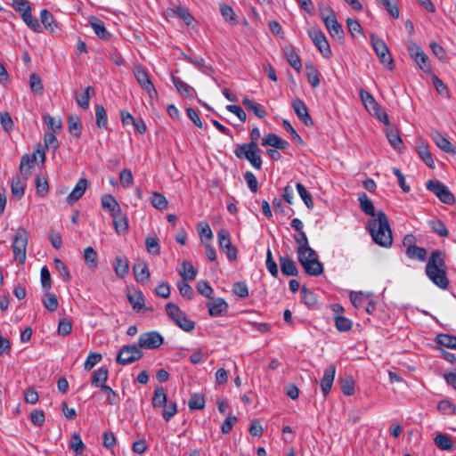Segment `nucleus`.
<instances>
[{
    "instance_id": "obj_40",
    "label": "nucleus",
    "mask_w": 456,
    "mask_h": 456,
    "mask_svg": "<svg viewBox=\"0 0 456 456\" xmlns=\"http://www.w3.org/2000/svg\"><path fill=\"white\" fill-rule=\"evenodd\" d=\"M179 273L183 280L193 281L196 278L198 271L190 262L183 261L182 264V269L179 270Z\"/></svg>"
},
{
    "instance_id": "obj_4",
    "label": "nucleus",
    "mask_w": 456,
    "mask_h": 456,
    "mask_svg": "<svg viewBox=\"0 0 456 456\" xmlns=\"http://www.w3.org/2000/svg\"><path fill=\"white\" fill-rule=\"evenodd\" d=\"M298 262L310 276H319L323 273V265L318 259L317 252L311 248L307 253L297 256Z\"/></svg>"
},
{
    "instance_id": "obj_64",
    "label": "nucleus",
    "mask_w": 456,
    "mask_h": 456,
    "mask_svg": "<svg viewBox=\"0 0 456 456\" xmlns=\"http://www.w3.org/2000/svg\"><path fill=\"white\" fill-rule=\"evenodd\" d=\"M437 409L444 414L456 415V405L450 401L442 400L438 403Z\"/></svg>"
},
{
    "instance_id": "obj_42",
    "label": "nucleus",
    "mask_w": 456,
    "mask_h": 456,
    "mask_svg": "<svg viewBox=\"0 0 456 456\" xmlns=\"http://www.w3.org/2000/svg\"><path fill=\"white\" fill-rule=\"evenodd\" d=\"M151 203L156 209L159 210H165L168 206L167 198L159 192H152L151 196Z\"/></svg>"
},
{
    "instance_id": "obj_27",
    "label": "nucleus",
    "mask_w": 456,
    "mask_h": 456,
    "mask_svg": "<svg viewBox=\"0 0 456 456\" xmlns=\"http://www.w3.org/2000/svg\"><path fill=\"white\" fill-rule=\"evenodd\" d=\"M242 104L259 118H264L267 115L265 109L261 104L248 99V97H245L242 100Z\"/></svg>"
},
{
    "instance_id": "obj_17",
    "label": "nucleus",
    "mask_w": 456,
    "mask_h": 456,
    "mask_svg": "<svg viewBox=\"0 0 456 456\" xmlns=\"http://www.w3.org/2000/svg\"><path fill=\"white\" fill-rule=\"evenodd\" d=\"M336 373V367L334 364L329 365L324 371V375L321 379V388L324 396H327L330 392Z\"/></svg>"
},
{
    "instance_id": "obj_45",
    "label": "nucleus",
    "mask_w": 456,
    "mask_h": 456,
    "mask_svg": "<svg viewBox=\"0 0 456 456\" xmlns=\"http://www.w3.org/2000/svg\"><path fill=\"white\" fill-rule=\"evenodd\" d=\"M220 12L225 21L229 22L232 25H235L237 23V16L233 11V9L227 4H220Z\"/></svg>"
},
{
    "instance_id": "obj_34",
    "label": "nucleus",
    "mask_w": 456,
    "mask_h": 456,
    "mask_svg": "<svg viewBox=\"0 0 456 456\" xmlns=\"http://www.w3.org/2000/svg\"><path fill=\"white\" fill-rule=\"evenodd\" d=\"M386 135L391 146L394 149L401 151L402 148L403 147V142L398 132L395 129L387 128L386 131Z\"/></svg>"
},
{
    "instance_id": "obj_52",
    "label": "nucleus",
    "mask_w": 456,
    "mask_h": 456,
    "mask_svg": "<svg viewBox=\"0 0 456 456\" xmlns=\"http://www.w3.org/2000/svg\"><path fill=\"white\" fill-rule=\"evenodd\" d=\"M334 322L337 330L340 332H346L352 329V321L342 315H335Z\"/></svg>"
},
{
    "instance_id": "obj_60",
    "label": "nucleus",
    "mask_w": 456,
    "mask_h": 456,
    "mask_svg": "<svg viewBox=\"0 0 456 456\" xmlns=\"http://www.w3.org/2000/svg\"><path fill=\"white\" fill-rule=\"evenodd\" d=\"M177 288L179 289V292L183 297H184L187 300H191L194 297V291L193 289L190 284L187 282L182 281L177 282Z\"/></svg>"
},
{
    "instance_id": "obj_37",
    "label": "nucleus",
    "mask_w": 456,
    "mask_h": 456,
    "mask_svg": "<svg viewBox=\"0 0 456 456\" xmlns=\"http://www.w3.org/2000/svg\"><path fill=\"white\" fill-rule=\"evenodd\" d=\"M69 132L71 135L78 138L82 133V124L77 116H69L68 118Z\"/></svg>"
},
{
    "instance_id": "obj_3",
    "label": "nucleus",
    "mask_w": 456,
    "mask_h": 456,
    "mask_svg": "<svg viewBox=\"0 0 456 456\" xmlns=\"http://www.w3.org/2000/svg\"><path fill=\"white\" fill-rule=\"evenodd\" d=\"M234 154L240 159H247L255 169L262 168L261 150L257 143L237 144Z\"/></svg>"
},
{
    "instance_id": "obj_30",
    "label": "nucleus",
    "mask_w": 456,
    "mask_h": 456,
    "mask_svg": "<svg viewBox=\"0 0 456 456\" xmlns=\"http://www.w3.org/2000/svg\"><path fill=\"white\" fill-rule=\"evenodd\" d=\"M405 255L410 259H415L419 262H424L427 260L428 251L426 248L418 247L416 245L405 250Z\"/></svg>"
},
{
    "instance_id": "obj_36",
    "label": "nucleus",
    "mask_w": 456,
    "mask_h": 456,
    "mask_svg": "<svg viewBox=\"0 0 456 456\" xmlns=\"http://www.w3.org/2000/svg\"><path fill=\"white\" fill-rule=\"evenodd\" d=\"M127 299L134 310L140 311L144 306V297L139 290L128 293Z\"/></svg>"
},
{
    "instance_id": "obj_7",
    "label": "nucleus",
    "mask_w": 456,
    "mask_h": 456,
    "mask_svg": "<svg viewBox=\"0 0 456 456\" xmlns=\"http://www.w3.org/2000/svg\"><path fill=\"white\" fill-rule=\"evenodd\" d=\"M142 356L143 353L137 345H126L119 349L116 362L120 365H127L140 360Z\"/></svg>"
},
{
    "instance_id": "obj_31",
    "label": "nucleus",
    "mask_w": 456,
    "mask_h": 456,
    "mask_svg": "<svg viewBox=\"0 0 456 456\" xmlns=\"http://www.w3.org/2000/svg\"><path fill=\"white\" fill-rule=\"evenodd\" d=\"M294 240L296 243L298 244L297 248V256L302 255L303 253H307V250L312 248L309 246L308 239L305 232H297L294 235Z\"/></svg>"
},
{
    "instance_id": "obj_48",
    "label": "nucleus",
    "mask_w": 456,
    "mask_h": 456,
    "mask_svg": "<svg viewBox=\"0 0 456 456\" xmlns=\"http://www.w3.org/2000/svg\"><path fill=\"white\" fill-rule=\"evenodd\" d=\"M95 118H96V126L99 128H106L108 118L104 107L100 104L95 105Z\"/></svg>"
},
{
    "instance_id": "obj_62",
    "label": "nucleus",
    "mask_w": 456,
    "mask_h": 456,
    "mask_svg": "<svg viewBox=\"0 0 456 456\" xmlns=\"http://www.w3.org/2000/svg\"><path fill=\"white\" fill-rule=\"evenodd\" d=\"M147 251L151 255H159L160 253V246L157 237H148L145 240Z\"/></svg>"
},
{
    "instance_id": "obj_35",
    "label": "nucleus",
    "mask_w": 456,
    "mask_h": 456,
    "mask_svg": "<svg viewBox=\"0 0 456 456\" xmlns=\"http://www.w3.org/2000/svg\"><path fill=\"white\" fill-rule=\"evenodd\" d=\"M167 403V396L162 387H157L152 397V406L154 408L164 407Z\"/></svg>"
},
{
    "instance_id": "obj_1",
    "label": "nucleus",
    "mask_w": 456,
    "mask_h": 456,
    "mask_svg": "<svg viewBox=\"0 0 456 456\" xmlns=\"http://www.w3.org/2000/svg\"><path fill=\"white\" fill-rule=\"evenodd\" d=\"M425 273L427 277L438 288L446 289L449 287L445 253L440 249L431 252L427 262Z\"/></svg>"
},
{
    "instance_id": "obj_49",
    "label": "nucleus",
    "mask_w": 456,
    "mask_h": 456,
    "mask_svg": "<svg viewBox=\"0 0 456 456\" xmlns=\"http://www.w3.org/2000/svg\"><path fill=\"white\" fill-rule=\"evenodd\" d=\"M296 188L300 198L302 199L307 208L312 209L314 208V201L311 193L300 183H297L296 184Z\"/></svg>"
},
{
    "instance_id": "obj_25",
    "label": "nucleus",
    "mask_w": 456,
    "mask_h": 456,
    "mask_svg": "<svg viewBox=\"0 0 456 456\" xmlns=\"http://www.w3.org/2000/svg\"><path fill=\"white\" fill-rule=\"evenodd\" d=\"M90 24L98 37L103 40H109L111 37L110 33L107 31L102 20L96 17H93Z\"/></svg>"
},
{
    "instance_id": "obj_15",
    "label": "nucleus",
    "mask_w": 456,
    "mask_h": 456,
    "mask_svg": "<svg viewBox=\"0 0 456 456\" xmlns=\"http://www.w3.org/2000/svg\"><path fill=\"white\" fill-rule=\"evenodd\" d=\"M292 107L297 118L306 126H314V120L308 113L305 103L301 99H296L292 102Z\"/></svg>"
},
{
    "instance_id": "obj_33",
    "label": "nucleus",
    "mask_w": 456,
    "mask_h": 456,
    "mask_svg": "<svg viewBox=\"0 0 456 456\" xmlns=\"http://www.w3.org/2000/svg\"><path fill=\"white\" fill-rule=\"evenodd\" d=\"M434 141L438 148L447 153L456 154V146H453L451 142L440 134L434 137Z\"/></svg>"
},
{
    "instance_id": "obj_61",
    "label": "nucleus",
    "mask_w": 456,
    "mask_h": 456,
    "mask_svg": "<svg viewBox=\"0 0 456 456\" xmlns=\"http://www.w3.org/2000/svg\"><path fill=\"white\" fill-rule=\"evenodd\" d=\"M359 94L362 102L368 110L372 107H375L376 109L378 108V102L369 92L364 89H361Z\"/></svg>"
},
{
    "instance_id": "obj_44",
    "label": "nucleus",
    "mask_w": 456,
    "mask_h": 456,
    "mask_svg": "<svg viewBox=\"0 0 456 456\" xmlns=\"http://www.w3.org/2000/svg\"><path fill=\"white\" fill-rule=\"evenodd\" d=\"M168 317L176 323L177 320L180 321L184 313L174 303H167L165 306Z\"/></svg>"
},
{
    "instance_id": "obj_58",
    "label": "nucleus",
    "mask_w": 456,
    "mask_h": 456,
    "mask_svg": "<svg viewBox=\"0 0 456 456\" xmlns=\"http://www.w3.org/2000/svg\"><path fill=\"white\" fill-rule=\"evenodd\" d=\"M45 147L47 150H52L53 152H55L59 148L58 140L53 132H46L44 136Z\"/></svg>"
},
{
    "instance_id": "obj_28",
    "label": "nucleus",
    "mask_w": 456,
    "mask_h": 456,
    "mask_svg": "<svg viewBox=\"0 0 456 456\" xmlns=\"http://www.w3.org/2000/svg\"><path fill=\"white\" fill-rule=\"evenodd\" d=\"M172 82L182 96L186 98L192 96L194 89L180 77L172 76Z\"/></svg>"
},
{
    "instance_id": "obj_11",
    "label": "nucleus",
    "mask_w": 456,
    "mask_h": 456,
    "mask_svg": "<svg viewBox=\"0 0 456 456\" xmlns=\"http://www.w3.org/2000/svg\"><path fill=\"white\" fill-rule=\"evenodd\" d=\"M134 75L141 88L145 91L151 98L158 96V92L145 69L142 66H136L134 69Z\"/></svg>"
},
{
    "instance_id": "obj_53",
    "label": "nucleus",
    "mask_w": 456,
    "mask_h": 456,
    "mask_svg": "<svg viewBox=\"0 0 456 456\" xmlns=\"http://www.w3.org/2000/svg\"><path fill=\"white\" fill-rule=\"evenodd\" d=\"M12 194L20 200L24 195V184L20 176L16 175L12 179L11 184Z\"/></svg>"
},
{
    "instance_id": "obj_13",
    "label": "nucleus",
    "mask_w": 456,
    "mask_h": 456,
    "mask_svg": "<svg viewBox=\"0 0 456 456\" xmlns=\"http://www.w3.org/2000/svg\"><path fill=\"white\" fill-rule=\"evenodd\" d=\"M163 337L157 331L142 333L138 339V346L146 349H156L163 344Z\"/></svg>"
},
{
    "instance_id": "obj_24",
    "label": "nucleus",
    "mask_w": 456,
    "mask_h": 456,
    "mask_svg": "<svg viewBox=\"0 0 456 456\" xmlns=\"http://www.w3.org/2000/svg\"><path fill=\"white\" fill-rule=\"evenodd\" d=\"M116 275L118 278H125L129 273V262L126 257L117 256L113 264Z\"/></svg>"
},
{
    "instance_id": "obj_12",
    "label": "nucleus",
    "mask_w": 456,
    "mask_h": 456,
    "mask_svg": "<svg viewBox=\"0 0 456 456\" xmlns=\"http://www.w3.org/2000/svg\"><path fill=\"white\" fill-rule=\"evenodd\" d=\"M217 239L220 250L226 254L229 261H236L238 250L231 242L230 232L225 229H221L217 232Z\"/></svg>"
},
{
    "instance_id": "obj_21",
    "label": "nucleus",
    "mask_w": 456,
    "mask_h": 456,
    "mask_svg": "<svg viewBox=\"0 0 456 456\" xmlns=\"http://www.w3.org/2000/svg\"><path fill=\"white\" fill-rule=\"evenodd\" d=\"M261 144L263 146H272L277 150H285L289 146V143L279 137L275 134H268L263 139Z\"/></svg>"
},
{
    "instance_id": "obj_39",
    "label": "nucleus",
    "mask_w": 456,
    "mask_h": 456,
    "mask_svg": "<svg viewBox=\"0 0 456 456\" xmlns=\"http://www.w3.org/2000/svg\"><path fill=\"white\" fill-rule=\"evenodd\" d=\"M434 443L437 448L443 451H450L453 447L452 440L445 435L438 434L434 438Z\"/></svg>"
},
{
    "instance_id": "obj_5",
    "label": "nucleus",
    "mask_w": 456,
    "mask_h": 456,
    "mask_svg": "<svg viewBox=\"0 0 456 456\" xmlns=\"http://www.w3.org/2000/svg\"><path fill=\"white\" fill-rule=\"evenodd\" d=\"M28 232L23 227L17 229L12 239V252L16 261L23 264L26 260V248L28 245Z\"/></svg>"
},
{
    "instance_id": "obj_46",
    "label": "nucleus",
    "mask_w": 456,
    "mask_h": 456,
    "mask_svg": "<svg viewBox=\"0 0 456 456\" xmlns=\"http://www.w3.org/2000/svg\"><path fill=\"white\" fill-rule=\"evenodd\" d=\"M45 307L50 311L54 312L57 310L59 303L56 296L51 292L45 291V297L42 299Z\"/></svg>"
},
{
    "instance_id": "obj_18",
    "label": "nucleus",
    "mask_w": 456,
    "mask_h": 456,
    "mask_svg": "<svg viewBox=\"0 0 456 456\" xmlns=\"http://www.w3.org/2000/svg\"><path fill=\"white\" fill-rule=\"evenodd\" d=\"M208 314L212 317L221 316L228 311V304L224 298H216L213 302L208 303Z\"/></svg>"
},
{
    "instance_id": "obj_47",
    "label": "nucleus",
    "mask_w": 456,
    "mask_h": 456,
    "mask_svg": "<svg viewBox=\"0 0 456 456\" xmlns=\"http://www.w3.org/2000/svg\"><path fill=\"white\" fill-rule=\"evenodd\" d=\"M286 58L290 66L297 72L302 69L301 60L294 49L290 48L285 52Z\"/></svg>"
},
{
    "instance_id": "obj_10",
    "label": "nucleus",
    "mask_w": 456,
    "mask_h": 456,
    "mask_svg": "<svg viewBox=\"0 0 456 456\" xmlns=\"http://www.w3.org/2000/svg\"><path fill=\"white\" fill-rule=\"evenodd\" d=\"M370 42L380 61L386 65L389 70H392L394 69L393 59L385 42L374 35L370 37Z\"/></svg>"
},
{
    "instance_id": "obj_55",
    "label": "nucleus",
    "mask_w": 456,
    "mask_h": 456,
    "mask_svg": "<svg viewBox=\"0 0 456 456\" xmlns=\"http://www.w3.org/2000/svg\"><path fill=\"white\" fill-rule=\"evenodd\" d=\"M22 20L23 21L34 31V32H41L42 31V27L38 21V20L34 17L31 13V12H25L23 13L22 15Z\"/></svg>"
},
{
    "instance_id": "obj_41",
    "label": "nucleus",
    "mask_w": 456,
    "mask_h": 456,
    "mask_svg": "<svg viewBox=\"0 0 456 456\" xmlns=\"http://www.w3.org/2000/svg\"><path fill=\"white\" fill-rule=\"evenodd\" d=\"M301 297L304 304L308 307H315L318 304L315 294L305 286L301 288Z\"/></svg>"
},
{
    "instance_id": "obj_16",
    "label": "nucleus",
    "mask_w": 456,
    "mask_h": 456,
    "mask_svg": "<svg viewBox=\"0 0 456 456\" xmlns=\"http://www.w3.org/2000/svg\"><path fill=\"white\" fill-rule=\"evenodd\" d=\"M89 183L86 178H80L76 183L75 187L71 191V192L67 197V202L69 205H73L78 200L82 198L84 193L86 192Z\"/></svg>"
},
{
    "instance_id": "obj_29",
    "label": "nucleus",
    "mask_w": 456,
    "mask_h": 456,
    "mask_svg": "<svg viewBox=\"0 0 456 456\" xmlns=\"http://www.w3.org/2000/svg\"><path fill=\"white\" fill-rule=\"evenodd\" d=\"M41 22L44 25L45 28L54 32L57 28V22L51 12L46 9H43L40 12Z\"/></svg>"
},
{
    "instance_id": "obj_9",
    "label": "nucleus",
    "mask_w": 456,
    "mask_h": 456,
    "mask_svg": "<svg viewBox=\"0 0 456 456\" xmlns=\"http://www.w3.org/2000/svg\"><path fill=\"white\" fill-rule=\"evenodd\" d=\"M427 189L432 191L442 202L448 205L455 203L453 193L440 181L428 180Z\"/></svg>"
},
{
    "instance_id": "obj_63",
    "label": "nucleus",
    "mask_w": 456,
    "mask_h": 456,
    "mask_svg": "<svg viewBox=\"0 0 456 456\" xmlns=\"http://www.w3.org/2000/svg\"><path fill=\"white\" fill-rule=\"evenodd\" d=\"M368 297H369L368 295H365L364 293H362L361 291L360 292L352 291L349 295L351 303L356 308L362 307L363 305V304L365 303V301L368 299Z\"/></svg>"
},
{
    "instance_id": "obj_26",
    "label": "nucleus",
    "mask_w": 456,
    "mask_h": 456,
    "mask_svg": "<svg viewBox=\"0 0 456 456\" xmlns=\"http://www.w3.org/2000/svg\"><path fill=\"white\" fill-rule=\"evenodd\" d=\"M109 377V370L108 368L105 366L100 367L97 369L92 377L91 384L92 386L95 387H102V385H106L105 382L107 381Z\"/></svg>"
},
{
    "instance_id": "obj_57",
    "label": "nucleus",
    "mask_w": 456,
    "mask_h": 456,
    "mask_svg": "<svg viewBox=\"0 0 456 456\" xmlns=\"http://www.w3.org/2000/svg\"><path fill=\"white\" fill-rule=\"evenodd\" d=\"M306 77L310 85L315 88L320 85L319 72L313 65H305Z\"/></svg>"
},
{
    "instance_id": "obj_51",
    "label": "nucleus",
    "mask_w": 456,
    "mask_h": 456,
    "mask_svg": "<svg viewBox=\"0 0 456 456\" xmlns=\"http://www.w3.org/2000/svg\"><path fill=\"white\" fill-rule=\"evenodd\" d=\"M29 86L31 91L41 95L44 93V86L40 76L37 73H32L29 77Z\"/></svg>"
},
{
    "instance_id": "obj_23",
    "label": "nucleus",
    "mask_w": 456,
    "mask_h": 456,
    "mask_svg": "<svg viewBox=\"0 0 456 456\" xmlns=\"http://www.w3.org/2000/svg\"><path fill=\"white\" fill-rule=\"evenodd\" d=\"M358 201L361 210L372 217L377 216L375 207L365 192L359 193Z\"/></svg>"
},
{
    "instance_id": "obj_14",
    "label": "nucleus",
    "mask_w": 456,
    "mask_h": 456,
    "mask_svg": "<svg viewBox=\"0 0 456 456\" xmlns=\"http://www.w3.org/2000/svg\"><path fill=\"white\" fill-rule=\"evenodd\" d=\"M309 37L314 42V45L318 48L320 53L325 57L330 58L332 54L330 44L320 29H314L309 31Z\"/></svg>"
},
{
    "instance_id": "obj_32",
    "label": "nucleus",
    "mask_w": 456,
    "mask_h": 456,
    "mask_svg": "<svg viewBox=\"0 0 456 456\" xmlns=\"http://www.w3.org/2000/svg\"><path fill=\"white\" fill-rule=\"evenodd\" d=\"M417 153L428 167H435V163L428 145L424 143L419 144L417 146Z\"/></svg>"
},
{
    "instance_id": "obj_6",
    "label": "nucleus",
    "mask_w": 456,
    "mask_h": 456,
    "mask_svg": "<svg viewBox=\"0 0 456 456\" xmlns=\"http://www.w3.org/2000/svg\"><path fill=\"white\" fill-rule=\"evenodd\" d=\"M321 16L330 37L338 40L343 39L344 30L341 24L338 23L333 10L330 7H327L321 12Z\"/></svg>"
},
{
    "instance_id": "obj_2",
    "label": "nucleus",
    "mask_w": 456,
    "mask_h": 456,
    "mask_svg": "<svg viewBox=\"0 0 456 456\" xmlns=\"http://www.w3.org/2000/svg\"><path fill=\"white\" fill-rule=\"evenodd\" d=\"M366 228L376 244L383 248L392 246V231L388 218L383 211H379L376 218L369 220Z\"/></svg>"
},
{
    "instance_id": "obj_22",
    "label": "nucleus",
    "mask_w": 456,
    "mask_h": 456,
    "mask_svg": "<svg viewBox=\"0 0 456 456\" xmlns=\"http://www.w3.org/2000/svg\"><path fill=\"white\" fill-rule=\"evenodd\" d=\"M280 265L281 273L286 276H297L298 274V269L296 263L286 256H280Z\"/></svg>"
},
{
    "instance_id": "obj_50",
    "label": "nucleus",
    "mask_w": 456,
    "mask_h": 456,
    "mask_svg": "<svg viewBox=\"0 0 456 456\" xmlns=\"http://www.w3.org/2000/svg\"><path fill=\"white\" fill-rule=\"evenodd\" d=\"M436 342L443 346L454 349L456 345V337L449 334H438L436 338Z\"/></svg>"
},
{
    "instance_id": "obj_19",
    "label": "nucleus",
    "mask_w": 456,
    "mask_h": 456,
    "mask_svg": "<svg viewBox=\"0 0 456 456\" xmlns=\"http://www.w3.org/2000/svg\"><path fill=\"white\" fill-rule=\"evenodd\" d=\"M102 208L107 211H109L111 216H116V215H119L121 211V208L111 194H104L101 199Z\"/></svg>"
},
{
    "instance_id": "obj_8",
    "label": "nucleus",
    "mask_w": 456,
    "mask_h": 456,
    "mask_svg": "<svg viewBox=\"0 0 456 456\" xmlns=\"http://www.w3.org/2000/svg\"><path fill=\"white\" fill-rule=\"evenodd\" d=\"M37 154L40 157V162L44 165L45 162V152L41 148L40 144L37 145V149L32 154H24L21 157L20 163V172L25 179H28L31 175L30 170L35 166Z\"/></svg>"
},
{
    "instance_id": "obj_56",
    "label": "nucleus",
    "mask_w": 456,
    "mask_h": 456,
    "mask_svg": "<svg viewBox=\"0 0 456 456\" xmlns=\"http://www.w3.org/2000/svg\"><path fill=\"white\" fill-rule=\"evenodd\" d=\"M428 224L434 232L437 233L442 237L448 236V230L445 227L444 222L440 219H433L428 221Z\"/></svg>"
},
{
    "instance_id": "obj_38",
    "label": "nucleus",
    "mask_w": 456,
    "mask_h": 456,
    "mask_svg": "<svg viewBox=\"0 0 456 456\" xmlns=\"http://www.w3.org/2000/svg\"><path fill=\"white\" fill-rule=\"evenodd\" d=\"M113 217V224L115 230L117 233L118 234H125L128 231V222L127 218L122 215V212L120 211L119 215H116V216Z\"/></svg>"
},
{
    "instance_id": "obj_20",
    "label": "nucleus",
    "mask_w": 456,
    "mask_h": 456,
    "mask_svg": "<svg viewBox=\"0 0 456 456\" xmlns=\"http://www.w3.org/2000/svg\"><path fill=\"white\" fill-rule=\"evenodd\" d=\"M134 278L138 282L144 283L150 280L151 273L148 265L144 261H138L133 266Z\"/></svg>"
},
{
    "instance_id": "obj_59",
    "label": "nucleus",
    "mask_w": 456,
    "mask_h": 456,
    "mask_svg": "<svg viewBox=\"0 0 456 456\" xmlns=\"http://www.w3.org/2000/svg\"><path fill=\"white\" fill-rule=\"evenodd\" d=\"M84 257L90 268H95L97 266V253L92 247L85 248Z\"/></svg>"
},
{
    "instance_id": "obj_54",
    "label": "nucleus",
    "mask_w": 456,
    "mask_h": 456,
    "mask_svg": "<svg viewBox=\"0 0 456 456\" xmlns=\"http://www.w3.org/2000/svg\"><path fill=\"white\" fill-rule=\"evenodd\" d=\"M101 390L106 395V403L109 405H118L119 403L118 395L109 386L102 385Z\"/></svg>"
},
{
    "instance_id": "obj_43",
    "label": "nucleus",
    "mask_w": 456,
    "mask_h": 456,
    "mask_svg": "<svg viewBox=\"0 0 456 456\" xmlns=\"http://www.w3.org/2000/svg\"><path fill=\"white\" fill-rule=\"evenodd\" d=\"M206 399L202 394L195 393L191 395L188 402L190 410H202L205 407Z\"/></svg>"
}]
</instances>
